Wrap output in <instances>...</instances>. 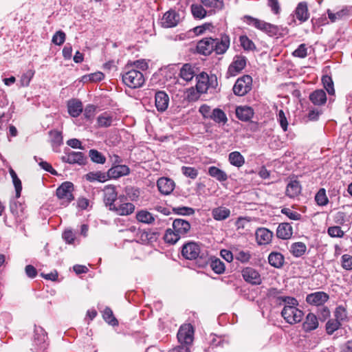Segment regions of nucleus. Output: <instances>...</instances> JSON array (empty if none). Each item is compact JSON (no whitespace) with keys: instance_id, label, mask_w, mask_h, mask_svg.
<instances>
[{"instance_id":"1","label":"nucleus","mask_w":352,"mask_h":352,"mask_svg":"<svg viewBox=\"0 0 352 352\" xmlns=\"http://www.w3.org/2000/svg\"><path fill=\"white\" fill-rule=\"evenodd\" d=\"M138 69L144 71L148 69V64L144 60H137L127 64L122 74V81L124 85L132 89L142 87L145 78L142 72Z\"/></svg>"},{"instance_id":"2","label":"nucleus","mask_w":352,"mask_h":352,"mask_svg":"<svg viewBox=\"0 0 352 352\" xmlns=\"http://www.w3.org/2000/svg\"><path fill=\"white\" fill-rule=\"evenodd\" d=\"M284 307L281 311V316L286 322L290 324L299 323L303 318V312L298 306V300L293 297L285 296L283 298Z\"/></svg>"},{"instance_id":"3","label":"nucleus","mask_w":352,"mask_h":352,"mask_svg":"<svg viewBox=\"0 0 352 352\" xmlns=\"http://www.w3.org/2000/svg\"><path fill=\"white\" fill-rule=\"evenodd\" d=\"M190 228L188 221L182 219H176L173 222V230H166L164 239L166 243L175 244L181 237L184 236L189 232Z\"/></svg>"},{"instance_id":"4","label":"nucleus","mask_w":352,"mask_h":352,"mask_svg":"<svg viewBox=\"0 0 352 352\" xmlns=\"http://www.w3.org/2000/svg\"><path fill=\"white\" fill-rule=\"evenodd\" d=\"M196 80V89L199 94H205L209 89H215L218 85L217 76L215 75L208 76L205 72L197 75Z\"/></svg>"},{"instance_id":"5","label":"nucleus","mask_w":352,"mask_h":352,"mask_svg":"<svg viewBox=\"0 0 352 352\" xmlns=\"http://www.w3.org/2000/svg\"><path fill=\"white\" fill-rule=\"evenodd\" d=\"M201 248L198 243L195 242H188L184 244L182 247V254L188 260H195L199 258L201 263L199 264V267H203L207 264L206 258H204L202 256H200Z\"/></svg>"},{"instance_id":"6","label":"nucleus","mask_w":352,"mask_h":352,"mask_svg":"<svg viewBox=\"0 0 352 352\" xmlns=\"http://www.w3.org/2000/svg\"><path fill=\"white\" fill-rule=\"evenodd\" d=\"M74 190V184L70 182H63L56 189V196L60 201V205L67 206L74 199V196L73 195Z\"/></svg>"},{"instance_id":"7","label":"nucleus","mask_w":352,"mask_h":352,"mask_svg":"<svg viewBox=\"0 0 352 352\" xmlns=\"http://www.w3.org/2000/svg\"><path fill=\"white\" fill-rule=\"evenodd\" d=\"M252 78L250 75H243L235 82L232 91L235 96H244L252 89Z\"/></svg>"},{"instance_id":"8","label":"nucleus","mask_w":352,"mask_h":352,"mask_svg":"<svg viewBox=\"0 0 352 352\" xmlns=\"http://www.w3.org/2000/svg\"><path fill=\"white\" fill-rule=\"evenodd\" d=\"M177 338L178 342L182 346H190L194 340V328L190 324H182L177 332Z\"/></svg>"},{"instance_id":"9","label":"nucleus","mask_w":352,"mask_h":352,"mask_svg":"<svg viewBox=\"0 0 352 352\" xmlns=\"http://www.w3.org/2000/svg\"><path fill=\"white\" fill-rule=\"evenodd\" d=\"M295 17L299 21L300 23H302L308 20L309 13L306 2L302 1L298 4L294 12V14H292L287 19V23L289 25L294 26L296 25Z\"/></svg>"},{"instance_id":"10","label":"nucleus","mask_w":352,"mask_h":352,"mask_svg":"<svg viewBox=\"0 0 352 352\" xmlns=\"http://www.w3.org/2000/svg\"><path fill=\"white\" fill-rule=\"evenodd\" d=\"M247 58L243 55H236L229 65L227 74L228 76H235L239 74L246 66Z\"/></svg>"},{"instance_id":"11","label":"nucleus","mask_w":352,"mask_h":352,"mask_svg":"<svg viewBox=\"0 0 352 352\" xmlns=\"http://www.w3.org/2000/svg\"><path fill=\"white\" fill-rule=\"evenodd\" d=\"M47 334L45 330L41 327H36L34 329V350L36 352H43L47 346L46 343Z\"/></svg>"},{"instance_id":"12","label":"nucleus","mask_w":352,"mask_h":352,"mask_svg":"<svg viewBox=\"0 0 352 352\" xmlns=\"http://www.w3.org/2000/svg\"><path fill=\"white\" fill-rule=\"evenodd\" d=\"M104 192V201L109 209L115 208V205L118 202V193L116 186L113 185L106 186L103 190Z\"/></svg>"},{"instance_id":"13","label":"nucleus","mask_w":352,"mask_h":352,"mask_svg":"<svg viewBox=\"0 0 352 352\" xmlns=\"http://www.w3.org/2000/svg\"><path fill=\"white\" fill-rule=\"evenodd\" d=\"M329 299V296L324 292H316L306 296V302L313 306H322Z\"/></svg>"},{"instance_id":"14","label":"nucleus","mask_w":352,"mask_h":352,"mask_svg":"<svg viewBox=\"0 0 352 352\" xmlns=\"http://www.w3.org/2000/svg\"><path fill=\"white\" fill-rule=\"evenodd\" d=\"M179 21V14L175 10H170L163 15L160 20V24L164 28H173L175 27Z\"/></svg>"},{"instance_id":"15","label":"nucleus","mask_w":352,"mask_h":352,"mask_svg":"<svg viewBox=\"0 0 352 352\" xmlns=\"http://www.w3.org/2000/svg\"><path fill=\"white\" fill-rule=\"evenodd\" d=\"M243 279L252 285H259L261 283V278L257 270L252 267H247L242 272Z\"/></svg>"},{"instance_id":"16","label":"nucleus","mask_w":352,"mask_h":352,"mask_svg":"<svg viewBox=\"0 0 352 352\" xmlns=\"http://www.w3.org/2000/svg\"><path fill=\"white\" fill-rule=\"evenodd\" d=\"M110 179H116L130 173V168L126 165L114 164L108 170Z\"/></svg>"},{"instance_id":"17","label":"nucleus","mask_w":352,"mask_h":352,"mask_svg":"<svg viewBox=\"0 0 352 352\" xmlns=\"http://www.w3.org/2000/svg\"><path fill=\"white\" fill-rule=\"evenodd\" d=\"M214 38H204L199 41L197 44V51L203 55H210L213 51Z\"/></svg>"},{"instance_id":"18","label":"nucleus","mask_w":352,"mask_h":352,"mask_svg":"<svg viewBox=\"0 0 352 352\" xmlns=\"http://www.w3.org/2000/svg\"><path fill=\"white\" fill-rule=\"evenodd\" d=\"M157 186L159 191L162 195L170 194L175 188V182L170 178L162 177L157 182Z\"/></svg>"},{"instance_id":"19","label":"nucleus","mask_w":352,"mask_h":352,"mask_svg":"<svg viewBox=\"0 0 352 352\" xmlns=\"http://www.w3.org/2000/svg\"><path fill=\"white\" fill-rule=\"evenodd\" d=\"M255 235L258 245H267L272 241L273 232L265 228H259L256 230Z\"/></svg>"},{"instance_id":"20","label":"nucleus","mask_w":352,"mask_h":352,"mask_svg":"<svg viewBox=\"0 0 352 352\" xmlns=\"http://www.w3.org/2000/svg\"><path fill=\"white\" fill-rule=\"evenodd\" d=\"M230 43V41L228 35L222 36L220 39L214 38V51L217 54H223L229 48Z\"/></svg>"},{"instance_id":"21","label":"nucleus","mask_w":352,"mask_h":352,"mask_svg":"<svg viewBox=\"0 0 352 352\" xmlns=\"http://www.w3.org/2000/svg\"><path fill=\"white\" fill-rule=\"evenodd\" d=\"M235 113L239 120L243 122H248L253 118L254 111L251 107L243 105L237 107Z\"/></svg>"},{"instance_id":"22","label":"nucleus","mask_w":352,"mask_h":352,"mask_svg":"<svg viewBox=\"0 0 352 352\" xmlns=\"http://www.w3.org/2000/svg\"><path fill=\"white\" fill-rule=\"evenodd\" d=\"M61 160L66 163L80 165L84 164L85 157L81 152L69 151L62 156Z\"/></svg>"},{"instance_id":"23","label":"nucleus","mask_w":352,"mask_h":352,"mask_svg":"<svg viewBox=\"0 0 352 352\" xmlns=\"http://www.w3.org/2000/svg\"><path fill=\"white\" fill-rule=\"evenodd\" d=\"M169 104L168 94L162 91L155 93V107L159 111H164L167 109Z\"/></svg>"},{"instance_id":"24","label":"nucleus","mask_w":352,"mask_h":352,"mask_svg":"<svg viewBox=\"0 0 352 352\" xmlns=\"http://www.w3.org/2000/svg\"><path fill=\"white\" fill-rule=\"evenodd\" d=\"M179 77L186 82L191 81L196 74V68L190 64L186 63L182 65L179 71Z\"/></svg>"},{"instance_id":"25","label":"nucleus","mask_w":352,"mask_h":352,"mask_svg":"<svg viewBox=\"0 0 352 352\" xmlns=\"http://www.w3.org/2000/svg\"><path fill=\"white\" fill-rule=\"evenodd\" d=\"M318 327V320L317 316L313 313H309L302 323V328L305 331L309 332L316 329Z\"/></svg>"},{"instance_id":"26","label":"nucleus","mask_w":352,"mask_h":352,"mask_svg":"<svg viewBox=\"0 0 352 352\" xmlns=\"http://www.w3.org/2000/svg\"><path fill=\"white\" fill-rule=\"evenodd\" d=\"M293 234V229L289 223H280L276 230V236L281 239H289Z\"/></svg>"},{"instance_id":"27","label":"nucleus","mask_w":352,"mask_h":352,"mask_svg":"<svg viewBox=\"0 0 352 352\" xmlns=\"http://www.w3.org/2000/svg\"><path fill=\"white\" fill-rule=\"evenodd\" d=\"M269 264L275 268H281L285 263V257L278 252H272L268 256Z\"/></svg>"},{"instance_id":"28","label":"nucleus","mask_w":352,"mask_h":352,"mask_svg":"<svg viewBox=\"0 0 352 352\" xmlns=\"http://www.w3.org/2000/svg\"><path fill=\"white\" fill-rule=\"evenodd\" d=\"M135 206L131 203H124L119 204L117 202L115 205V208H111L118 215H129L133 212Z\"/></svg>"},{"instance_id":"29","label":"nucleus","mask_w":352,"mask_h":352,"mask_svg":"<svg viewBox=\"0 0 352 352\" xmlns=\"http://www.w3.org/2000/svg\"><path fill=\"white\" fill-rule=\"evenodd\" d=\"M68 113L72 117H78L83 110L82 104L78 100H69L67 103Z\"/></svg>"},{"instance_id":"30","label":"nucleus","mask_w":352,"mask_h":352,"mask_svg":"<svg viewBox=\"0 0 352 352\" xmlns=\"http://www.w3.org/2000/svg\"><path fill=\"white\" fill-rule=\"evenodd\" d=\"M212 216L216 221H223L230 215V210L228 208L219 206L212 210Z\"/></svg>"},{"instance_id":"31","label":"nucleus","mask_w":352,"mask_h":352,"mask_svg":"<svg viewBox=\"0 0 352 352\" xmlns=\"http://www.w3.org/2000/svg\"><path fill=\"white\" fill-rule=\"evenodd\" d=\"M309 100L315 105H322L327 101L326 93L322 89H317L310 94Z\"/></svg>"},{"instance_id":"32","label":"nucleus","mask_w":352,"mask_h":352,"mask_svg":"<svg viewBox=\"0 0 352 352\" xmlns=\"http://www.w3.org/2000/svg\"><path fill=\"white\" fill-rule=\"evenodd\" d=\"M210 120H213L215 123L221 125H225L228 122V118L226 113L219 108L212 109Z\"/></svg>"},{"instance_id":"33","label":"nucleus","mask_w":352,"mask_h":352,"mask_svg":"<svg viewBox=\"0 0 352 352\" xmlns=\"http://www.w3.org/2000/svg\"><path fill=\"white\" fill-rule=\"evenodd\" d=\"M85 177L87 180L91 182L97 181L102 183L109 179L108 171L107 173L101 171L90 172Z\"/></svg>"},{"instance_id":"34","label":"nucleus","mask_w":352,"mask_h":352,"mask_svg":"<svg viewBox=\"0 0 352 352\" xmlns=\"http://www.w3.org/2000/svg\"><path fill=\"white\" fill-rule=\"evenodd\" d=\"M208 173L220 182H226L228 179L227 174L223 170L214 166L208 168Z\"/></svg>"},{"instance_id":"35","label":"nucleus","mask_w":352,"mask_h":352,"mask_svg":"<svg viewBox=\"0 0 352 352\" xmlns=\"http://www.w3.org/2000/svg\"><path fill=\"white\" fill-rule=\"evenodd\" d=\"M301 192V186L300 183L296 181H291L287 186L286 195L291 197L294 198L297 197Z\"/></svg>"},{"instance_id":"36","label":"nucleus","mask_w":352,"mask_h":352,"mask_svg":"<svg viewBox=\"0 0 352 352\" xmlns=\"http://www.w3.org/2000/svg\"><path fill=\"white\" fill-rule=\"evenodd\" d=\"M228 161L234 166L240 168L245 164L244 157L239 151L231 152L228 155Z\"/></svg>"},{"instance_id":"37","label":"nucleus","mask_w":352,"mask_h":352,"mask_svg":"<svg viewBox=\"0 0 352 352\" xmlns=\"http://www.w3.org/2000/svg\"><path fill=\"white\" fill-rule=\"evenodd\" d=\"M243 21L246 24H248L249 25H252V26L254 27L255 28H256L259 30H261V31L263 30V29L265 28V25L266 23L264 21L260 20L256 18H254L249 15L244 16L243 18Z\"/></svg>"},{"instance_id":"38","label":"nucleus","mask_w":352,"mask_h":352,"mask_svg":"<svg viewBox=\"0 0 352 352\" xmlns=\"http://www.w3.org/2000/svg\"><path fill=\"white\" fill-rule=\"evenodd\" d=\"M307 247L302 242L294 243L290 247V252L295 257L302 256L305 253Z\"/></svg>"},{"instance_id":"39","label":"nucleus","mask_w":352,"mask_h":352,"mask_svg":"<svg viewBox=\"0 0 352 352\" xmlns=\"http://www.w3.org/2000/svg\"><path fill=\"white\" fill-rule=\"evenodd\" d=\"M204 6L201 4L193 3L190 6V10L192 16L195 19H202L207 15V11L204 8Z\"/></svg>"},{"instance_id":"40","label":"nucleus","mask_w":352,"mask_h":352,"mask_svg":"<svg viewBox=\"0 0 352 352\" xmlns=\"http://www.w3.org/2000/svg\"><path fill=\"white\" fill-rule=\"evenodd\" d=\"M314 199L318 206H327L329 204V198L327 195L326 190L323 188H320L316 192Z\"/></svg>"},{"instance_id":"41","label":"nucleus","mask_w":352,"mask_h":352,"mask_svg":"<svg viewBox=\"0 0 352 352\" xmlns=\"http://www.w3.org/2000/svg\"><path fill=\"white\" fill-rule=\"evenodd\" d=\"M113 116L107 112L102 113L97 118V123L100 127H108L111 126Z\"/></svg>"},{"instance_id":"42","label":"nucleus","mask_w":352,"mask_h":352,"mask_svg":"<svg viewBox=\"0 0 352 352\" xmlns=\"http://www.w3.org/2000/svg\"><path fill=\"white\" fill-rule=\"evenodd\" d=\"M136 219L138 221L144 223H151L154 221V217L152 213L146 210H140L136 214Z\"/></svg>"},{"instance_id":"43","label":"nucleus","mask_w":352,"mask_h":352,"mask_svg":"<svg viewBox=\"0 0 352 352\" xmlns=\"http://www.w3.org/2000/svg\"><path fill=\"white\" fill-rule=\"evenodd\" d=\"M335 320L342 324V322L348 320L347 311L342 306H338L334 311Z\"/></svg>"},{"instance_id":"44","label":"nucleus","mask_w":352,"mask_h":352,"mask_svg":"<svg viewBox=\"0 0 352 352\" xmlns=\"http://www.w3.org/2000/svg\"><path fill=\"white\" fill-rule=\"evenodd\" d=\"M210 266L214 273L221 274L225 272V264L219 258L212 259Z\"/></svg>"},{"instance_id":"45","label":"nucleus","mask_w":352,"mask_h":352,"mask_svg":"<svg viewBox=\"0 0 352 352\" xmlns=\"http://www.w3.org/2000/svg\"><path fill=\"white\" fill-rule=\"evenodd\" d=\"M241 46L246 51H253L256 49V46L253 41L250 40L246 35H242L239 37Z\"/></svg>"},{"instance_id":"46","label":"nucleus","mask_w":352,"mask_h":352,"mask_svg":"<svg viewBox=\"0 0 352 352\" xmlns=\"http://www.w3.org/2000/svg\"><path fill=\"white\" fill-rule=\"evenodd\" d=\"M10 174L12 179V182L16 190V197L18 198L20 197L21 192L22 190L21 182L17 177L16 173L12 168H10Z\"/></svg>"},{"instance_id":"47","label":"nucleus","mask_w":352,"mask_h":352,"mask_svg":"<svg viewBox=\"0 0 352 352\" xmlns=\"http://www.w3.org/2000/svg\"><path fill=\"white\" fill-rule=\"evenodd\" d=\"M10 210L19 221L22 220L24 207L21 204L14 202L10 204Z\"/></svg>"},{"instance_id":"48","label":"nucleus","mask_w":352,"mask_h":352,"mask_svg":"<svg viewBox=\"0 0 352 352\" xmlns=\"http://www.w3.org/2000/svg\"><path fill=\"white\" fill-rule=\"evenodd\" d=\"M154 232L151 231H140L138 234L139 241L144 244H150L153 243Z\"/></svg>"},{"instance_id":"49","label":"nucleus","mask_w":352,"mask_h":352,"mask_svg":"<svg viewBox=\"0 0 352 352\" xmlns=\"http://www.w3.org/2000/svg\"><path fill=\"white\" fill-rule=\"evenodd\" d=\"M201 4L210 9H222L223 6V1L220 0H200Z\"/></svg>"},{"instance_id":"50","label":"nucleus","mask_w":352,"mask_h":352,"mask_svg":"<svg viewBox=\"0 0 352 352\" xmlns=\"http://www.w3.org/2000/svg\"><path fill=\"white\" fill-rule=\"evenodd\" d=\"M341 324L335 319H330L326 323V331L328 335H332L336 331L339 329Z\"/></svg>"},{"instance_id":"51","label":"nucleus","mask_w":352,"mask_h":352,"mask_svg":"<svg viewBox=\"0 0 352 352\" xmlns=\"http://www.w3.org/2000/svg\"><path fill=\"white\" fill-rule=\"evenodd\" d=\"M89 157L91 160L96 163L103 164L105 163V157L99 151L95 149L89 151Z\"/></svg>"},{"instance_id":"52","label":"nucleus","mask_w":352,"mask_h":352,"mask_svg":"<svg viewBox=\"0 0 352 352\" xmlns=\"http://www.w3.org/2000/svg\"><path fill=\"white\" fill-rule=\"evenodd\" d=\"M104 78V74L102 72H96L88 75H85L82 77L83 82H98Z\"/></svg>"},{"instance_id":"53","label":"nucleus","mask_w":352,"mask_h":352,"mask_svg":"<svg viewBox=\"0 0 352 352\" xmlns=\"http://www.w3.org/2000/svg\"><path fill=\"white\" fill-rule=\"evenodd\" d=\"M104 320L112 326L118 324V320L113 316V311L109 307L104 309L102 314Z\"/></svg>"},{"instance_id":"54","label":"nucleus","mask_w":352,"mask_h":352,"mask_svg":"<svg viewBox=\"0 0 352 352\" xmlns=\"http://www.w3.org/2000/svg\"><path fill=\"white\" fill-rule=\"evenodd\" d=\"M322 82L328 94L329 95H333L335 94V90L331 78L329 76H324L322 78Z\"/></svg>"},{"instance_id":"55","label":"nucleus","mask_w":352,"mask_h":352,"mask_svg":"<svg viewBox=\"0 0 352 352\" xmlns=\"http://www.w3.org/2000/svg\"><path fill=\"white\" fill-rule=\"evenodd\" d=\"M182 173L187 177L195 179L198 175V170L194 167L182 166L181 168Z\"/></svg>"},{"instance_id":"56","label":"nucleus","mask_w":352,"mask_h":352,"mask_svg":"<svg viewBox=\"0 0 352 352\" xmlns=\"http://www.w3.org/2000/svg\"><path fill=\"white\" fill-rule=\"evenodd\" d=\"M327 14L330 21L333 23L346 16L347 14V11L345 10H341L336 13H333L330 10H328Z\"/></svg>"},{"instance_id":"57","label":"nucleus","mask_w":352,"mask_h":352,"mask_svg":"<svg viewBox=\"0 0 352 352\" xmlns=\"http://www.w3.org/2000/svg\"><path fill=\"white\" fill-rule=\"evenodd\" d=\"M235 258L241 263H248L251 258L249 251L239 250L235 253Z\"/></svg>"},{"instance_id":"58","label":"nucleus","mask_w":352,"mask_h":352,"mask_svg":"<svg viewBox=\"0 0 352 352\" xmlns=\"http://www.w3.org/2000/svg\"><path fill=\"white\" fill-rule=\"evenodd\" d=\"M327 233L331 237H343L344 232L340 226H331L327 230Z\"/></svg>"},{"instance_id":"59","label":"nucleus","mask_w":352,"mask_h":352,"mask_svg":"<svg viewBox=\"0 0 352 352\" xmlns=\"http://www.w3.org/2000/svg\"><path fill=\"white\" fill-rule=\"evenodd\" d=\"M281 212L286 215L288 218L292 220L298 221L302 217L301 214L296 211L292 210L289 208H284L281 210Z\"/></svg>"},{"instance_id":"60","label":"nucleus","mask_w":352,"mask_h":352,"mask_svg":"<svg viewBox=\"0 0 352 352\" xmlns=\"http://www.w3.org/2000/svg\"><path fill=\"white\" fill-rule=\"evenodd\" d=\"M175 214L179 215H192L195 213V210L192 208L181 206L173 208Z\"/></svg>"},{"instance_id":"61","label":"nucleus","mask_w":352,"mask_h":352,"mask_svg":"<svg viewBox=\"0 0 352 352\" xmlns=\"http://www.w3.org/2000/svg\"><path fill=\"white\" fill-rule=\"evenodd\" d=\"M342 267L346 270H352V256L345 254L341 257Z\"/></svg>"},{"instance_id":"62","label":"nucleus","mask_w":352,"mask_h":352,"mask_svg":"<svg viewBox=\"0 0 352 352\" xmlns=\"http://www.w3.org/2000/svg\"><path fill=\"white\" fill-rule=\"evenodd\" d=\"M292 55L300 58H305L307 56V48L306 45L304 43L300 44L298 48L293 52Z\"/></svg>"},{"instance_id":"63","label":"nucleus","mask_w":352,"mask_h":352,"mask_svg":"<svg viewBox=\"0 0 352 352\" xmlns=\"http://www.w3.org/2000/svg\"><path fill=\"white\" fill-rule=\"evenodd\" d=\"M277 120L284 131H287L288 126V122L285 114L283 110H279L277 114Z\"/></svg>"},{"instance_id":"64","label":"nucleus","mask_w":352,"mask_h":352,"mask_svg":"<svg viewBox=\"0 0 352 352\" xmlns=\"http://www.w3.org/2000/svg\"><path fill=\"white\" fill-rule=\"evenodd\" d=\"M65 34L64 32L59 30L57 31L53 36L52 41L57 45H61L65 41Z\"/></svg>"}]
</instances>
